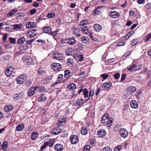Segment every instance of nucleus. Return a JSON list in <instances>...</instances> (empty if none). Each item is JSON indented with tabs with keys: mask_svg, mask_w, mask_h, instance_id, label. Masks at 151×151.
Returning <instances> with one entry per match:
<instances>
[{
	"mask_svg": "<svg viewBox=\"0 0 151 151\" xmlns=\"http://www.w3.org/2000/svg\"><path fill=\"white\" fill-rule=\"evenodd\" d=\"M25 41V39L24 37H21L19 38V44H22Z\"/></svg>",
	"mask_w": 151,
	"mask_h": 151,
	"instance_id": "nucleus-57",
	"label": "nucleus"
},
{
	"mask_svg": "<svg viewBox=\"0 0 151 151\" xmlns=\"http://www.w3.org/2000/svg\"><path fill=\"white\" fill-rule=\"evenodd\" d=\"M112 84V83L110 82H106L102 84V87L103 88H104L105 89L107 90L110 88Z\"/></svg>",
	"mask_w": 151,
	"mask_h": 151,
	"instance_id": "nucleus-19",
	"label": "nucleus"
},
{
	"mask_svg": "<svg viewBox=\"0 0 151 151\" xmlns=\"http://www.w3.org/2000/svg\"><path fill=\"white\" fill-rule=\"evenodd\" d=\"M87 129L86 127H83L81 130V133L83 135H86L87 133Z\"/></svg>",
	"mask_w": 151,
	"mask_h": 151,
	"instance_id": "nucleus-35",
	"label": "nucleus"
},
{
	"mask_svg": "<svg viewBox=\"0 0 151 151\" xmlns=\"http://www.w3.org/2000/svg\"><path fill=\"white\" fill-rule=\"evenodd\" d=\"M55 15V14L54 13L51 12L48 13L47 15V17L49 18H51L54 17Z\"/></svg>",
	"mask_w": 151,
	"mask_h": 151,
	"instance_id": "nucleus-44",
	"label": "nucleus"
},
{
	"mask_svg": "<svg viewBox=\"0 0 151 151\" xmlns=\"http://www.w3.org/2000/svg\"><path fill=\"white\" fill-rule=\"evenodd\" d=\"M94 29L97 32H99L102 29V27L99 24H95L94 25Z\"/></svg>",
	"mask_w": 151,
	"mask_h": 151,
	"instance_id": "nucleus-25",
	"label": "nucleus"
},
{
	"mask_svg": "<svg viewBox=\"0 0 151 151\" xmlns=\"http://www.w3.org/2000/svg\"><path fill=\"white\" fill-rule=\"evenodd\" d=\"M151 37V32L147 35L145 37V42H148Z\"/></svg>",
	"mask_w": 151,
	"mask_h": 151,
	"instance_id": "nucleus-46",
	"label": "nucleus"
},
{
	"mask_svg": "<svg viewBox=\"0 0 151 151\" xmlns=\"http://www.w3.org/2000/svg\"><path fill=\"white\" fill-rule=\"evenodd\" d=\"M22 60L27 65L31 64L33 61L32 58L30 56L27 55H25L23 57Z\"/></svg>",
	"mask_w": 151,
	"mask_h": 151,
	"instance_id": "nucleus-3",
	"label": "nucleus"
},
{
	"mask_svg": "<svg viewBox=\"0 0 151 151\" xmlns=\"http://www.w3.org/2000/svg\"><path fill=\"white\" fill-rule=\"evenodd\" d=\"M38 137V132L37 131H34L31 134V138L32 140H35Z\"/></svg>",
	"mask_w": 151,
	"mask_h": 151,
	"instance_id": "nucleus-23",
	"label": "nucleus"
},
{
	"mask_svg": "<svg viewBox=\"0 0 151 151\" xmlns=\"http://www.w3.org/2000/svg\"><path fill=\"white\" fill-rule=\"evenodd\" d=\"M61 131V129L59 127H56L52 130L51 133L53 135H57L59 134Z\"/></svg>",
	"mask_w": 151,
	"mask_h": 151,
	"instance_id": "nucleus-15",
	"label": "nucleus"
},
{
	"mask_svg": "<svg viewBox=\"0 0 151 151\" xmlns=\"http://www.w3.org/2000/svg\"><path fill=\"white\" fill-rule=\"evenodd\" d=\"M100 76L102 77L104 80H105L108 77L109 75L104 73L101 74Z\"/></svg>",
	"mask_w": 151,
	"mask_h": 151,
	"instance_id": "nucleus-59",
	"label": "nucleus"
},
{
	"mask_svg": "<svg viewBox=\"0 0 151 151\" xmlns=\"http://www.w3.org/2000/svg\"><path fill=\"white\" fill-rule=\"evenodd\" d=\"M39 92H42L45 90V88L44 86H41L38 89Z\"/></svg>",
	"mask_w": 151,
	"mask_h": 151,
	"instance_id": "nucleus-64",
	"label": "nucleus"
},
{
	"mask_svg": "<svg viewBox=\"0 0 151 151\" xmlns=\"http://www.w3.org/2000/svg\"><path fill=\"white\" fill-rule=\"evenodd\" d=\"M90 149V147L89 145H87L85 146L83 151H89Z\"/></svg>",
	"mask_w": 151,
	"mask_h": 151,
	"instance_id": "nucleus-52",
	"label": "nucleus"
},
{
	"mask_svg": "<svg viewBox=\"0 0 151 151\" xmlns=\"http://www.w3.org/2000/svg\"><path fill=\"white\" fill-rule=\"evenodd\" d=\"M66 120V118L64 117H62L60 118L58 120V122L60 124H62L65 122Z\"/></svg>",
	"mask_w": 151,
	"mask_h": 151,
	"instance_id": "nucleus-42",
	"label": "nucleus"
},
{
	"mask_svg": "<svg viewBox=\"0 0 151 151\" xmlns=\"http://www.w3.org/2000/svg\"><path fill=\"white\" fill-rule=\"evenodd\" d=\"M102 7L101 6H98L96 9H95L94 10L93 14L94 15L97 14L99 15L100 14L101 12V10L99 9L100 8Z\"/></svg>",
	"mask_w": 151,
	"mask_h": 151,
	"instance_id": "nucleus-33",
	"label": "nucleus"
},
{
	"mask_svg": "<svg viewBox=\"0 0 151 151\" xmlns=\"http://www.w3.org/2000/svg\"><path fill=\"white\" fill-rule=\"evenodd\" d=\"M37 42L41 43V45H45L46 44V42L45 40H42L41 39L38 40Z\"/></svg>",
	"mask_w": 151,
	"mask_h": 151,
	"instance_id": "nucleus-61",
	"label": "nucleus"
},
{
	"mask_svg": "<svg viewBox=\"0 0 151 151\" xmlns=\"http://www.w3.org/2000/svg\"><path fill=\"white\" fill-rule=\"evenodd\" d=\"M14 68L12 66H9L7 68L5 71V74L8 77L12 75L14 72Z\"/></svg>",
	"mask_w": 151,
	"mask_h": 151,
	"instance_id": "nucleus-5",
	"label": "nucleus"
},
{
	"mask_svg": "<svg viewBox=\"0 0 151 151\" xmlns=\"http://www.w3.org/2000/svg\"><path fill=\"white\" fill-rule=\"evenodd\" d=\"M73 56L74 58L77 62H81L84 59L83 56L82 55L75 53Z\"/></svg>",
	"mask_w": 151,
	"mask_h": 151,
	"instance_id": "nucleus-11",
	"label": "nucleus"
},
{
	"mask_svg": "<svg viewBox=\"0 0 151 151\" xmlns=\"http://www.w3.org/2000/svg\"><path fill=\"white\" fill-rule=\"evenodd\" d=\"M73 52V50L71 48L68 49L65 51V53L67 55H70L72 54Z\"/></svg>",
	"mask_w": 151,
	"mask_h": 151,
	"instance_id": "nucleus-37",
	"label": "nucleus"
},
{
	"mask_svg": "<svg viewBox=\"0 0 151 151\" xmlns=\"http://www.w3.org/2000/svg\"><path fill=\"white\" fill-rule=\"evenodd\" d=\"M63 75L62 74H59L57 78V81L60 82L63 78Z\"/></svg>",
	"mask_w": 151,
	"mask_h": 151,
	"instance_id": "nucleus-55",
	"label": "nucleus"
},
{
	"mask_svg": "<svg viewBox=\"0 0 151 151\" xmlns=\"http://www.w3.org/2000/svg\"><path fill=\"white\" fill-rule=\"evenodd\" d=\"M17 10L16 9H14L9 12V13L7 14V17H11L13 15V14L17 12Z\"/></svg>",
	"mask_w": 151,
	"mask_h": 151,
	"instance_id": "nucleus-40",
	"label": "nucleus"
},
{
	"mask_svg": "<svg viewBox=\"0 0 151 151\" xmlns=\"http://www.w3.org/2000/svg\"><path fill=\"white\" fill-rule=\"evenodd\" d=\"M83 100L82 99H79L75 101V104L78 106H81L83 104Z\"/></svg>",
	"mask_w": 151,
	"mask_h": 151,
	"instance_id": "nucleus-28",
	"label": "nucleus"
},
{
	"mask_svg": "<svg viewBox=\"0 0 151 151\" xmlns=\"http://www.w3.org/2000/svg\"><path fill=\"white\" fill-rule=\"evenodd\" d=\"M89 34L90 38L93 41H97L98 40L97 38L95 37V34L91 32H90Z\"/></svg>",
	"mask_w": 151,
	"mask_h": 151,
	"instance_id": "nucleus-39",
	"label": "nucleus"
},
{
	"mask_svg": "<svg viewBox=\"0 0 151 151\" xmlns=\"http://www.w3.org/2000/svg\"><path fill=\"white\" fill-rule=\"evenodd\" d=\"M90 144L93 146H95L96 143L94 139H91L90 141Z\"/></svg>",
	"mask_w": 151,
	"mask_h": 151,
	"instance_id": "nucleus-62",
	"label": "nucleus"
},
{
	"mask_svg": "<svg viewBox=\"0 0 151 151\" xmlns=\"http://www.w3.org/2000/svg\"><path fill=\"white\" fill-rule=\"evenodd\" d=\"M68 38L61 39L60 42L62 43H68Z\"/></svg>",
	"mask_w": 151,
	"mask_h": 151,
	"instance_id": "nucleus-53",
	"label": "nucleus"
},
{
	"mask_svg": "<svg viewBox=\"0 0 151 151\" xmlns=\"http://www.w3.org/2000/svg\"><path fill=\"white\" fill-rule=\"evenodd\" d=\"M55 149L58 151H61L63 148V146L60 144H57L54 146Z\"/></svg>",
	"mask_w": 151,
	"mask_h": 151,
	"instance_id": "nucleus-20",
	"label": "nucleus"
},
{
	"mask_svg": "<svg viewBox=\"0 0 151 151\" xmlns=\"http://www.w3.org/2000/svg\"><path fill=\"white\" fill-rule=\"evenodd\" d=\"M76 85L74 83H71L69 84L67 87V88L69 90L71 91L74 90L76 88Z\"/></svg>",
	"mask_w": 151,
	"mask_h": 151,
	"instance_id": "nucleus-31",
	"label": "nucleus"
},
{
	"mask_svg": "<svg viewBox=\"0 0 151 151\" xmlns=\"http://www.w3.org/2000/svg\"><path fill=\"white\" fill-rule=\"evenodd\" d=\"M136 88L133 86H131L128 88L127 89V92H130L133 93L136 91Z\"/></svg>",
	"mask_w": 151,
	"mask_h": 151,
	"instance_id": "nucleus-29",
	"label": "nucleus"
},
{
	"mask_svg": "<svg viewBox=\"0 0 151 151\" xmlns=\"http://www.w3.org/2000/svg\"><path fill=\"white\" fill-rule=\"evenodd\" d=\"M70 140L72 144H76L78 142L79 138L76 135L73 134L70 136Z\"/></svg>",
	"mask_w": 151,
	"mask_h": 151,
	"instance_id": "nucleus-8",
	"label": "nucleus"
},
{
	"mask_svg": "<svg viewBox=\"0 0 151 151\" xmlns=\"http://www.w3.org/2000/svg\"><path fill=\"white\" fill-rule=\"evenodd\" d=\"M13 106L11 105H7L4 107V111L6 112H9L13 109Z\"/></svg>",
	"mask_w": 151,
	"mask_h": 151,
	"instance_id": "nucleus-30",
	"label": "nucleus"
},
{
	"mask_svg": "<svg viewBox=\"0 0 151 151\" xmlns=\"http://www.w3.org/2000/svg\"><path fill=\"white\" fill-rule=\"evenodd\" d=\"M73 59L71 58H68L67 60V63L69 66H71L73 65Z\"/></svg>",
	"mask_w": 151,
	"mask_h": 151,
	"instance_id": "nucleus-36",
	"label": "nucleus"
},
{
	"mask_svg": "<svg viewBox=\"0 0 151 151\" xmlns=\"http://www.w3.org/2000/svg\"><path fill=\"white\" fill-rule=\"evenodd\" d=\"M125 42H123V41H121L120 42H119L116 45V47H119V46H123L125 45Z\"/></svg>",
	"mask_w": 151,
	"mask_h": 151,
	"instance_id": "nucleus-58",
	"label": "nucleus"
},
{
	"mask_svg": "<svg viewBox=\"0 0 151 151\" xmlns=\"http://www.w3.org/2000/svg\"><path fill=\"white\" fill-rule=\"evenodd\" d=\"M137 70H140L142 69V66L141 64H139L138 65H136Z\"/></svg>",
	"mask_w": 151,
	"mask_h": 151,
	"instance_id": "nucleus-63",
	"label": "nucleus"
},
{
	"mask_svg": "<svg viewBox=\"0 0 151 151\" xmlns=\"http://www.w3.org/2000/svg\"><path fill=\"white\" fill-rule=\"evenodd\" d=\"M122 149V146L119 145L114 148V151H120Z\"/></svg>",
	"mask_w": 151,
	"mask_h": 151,
	"instance_id": "nucleus-56",
	"label": "nucleus"
},
{
	"mask_svg": "<svg viewBox=\"0 0 151 151\" xmlns=\"http://www.w3.org/2000/svg\"><path fill=\"white\" fill-rule=\"evenodd\" d=\"M95 91L94 89H92L90 90L89 96V97H93L94 95Z\"/></svg>",
	"mask_w": 151,
	"mask_h": 151,
	"instance_id": "nucleus-50",
	"label": "nucleus"
},
{
	"mask_svg": "<svg viewBox=\"0 0 151 151\" xmlns=\"http://www.w3.org/2000/svg\"><path fill=\"white\" fill-rule=\"evenodd\" d=\"M42 30L44 33L52 35L54 37L56 35L58 32H59L60 29H57L55 31L52 32L51 28L48 26L42 27Z\"/></svg>",
	"mask_w": 151,
	"mask_h": 151,
	"instance_id": "nucleus-2",
	"label": "nucleus"
},
{
	"mask_svg": "<svg viewBox=\"0 0 151 151\" xmlns=\"http://www.w3.org/2000/svg\"><path fill=\"white\" fill-rule=\"evenodd\" d=\"M19 49L21 50H26L28 48V46L26 45H21L20 46H19Z\"/></svg>",
	"mask_w": 151,
	"mask_h": 151,
	"instance_id": "nucleus-49",
	"label": "nucleus"
},
{
	"mask_svg": "<svg viewBox=\"0 0 151 151\" xmlns=\"http://www.w3.org/2000/svg\"><path fill=\"white\" fill-rule=\"evenodd\" d=\"M52 68L56 72L60 71L62 68V65L59 63H54L51 65Z\"/></svg>",
	"mask_w": 151,
	"mask_h": 151,
	"instance_id": "nucleus-4",
	"label": "nucleus"
},
{
	"mask_svg": "<svg viewBox=\"0 0 151 151\" xmlns=\"http://www.w3.org/2000/svg\"><path fill=\"white\" fill-rule=\"evenodd\" d=\"M55 142V139H52L49 140V141L46 142L48 143V145L50 147H51L53 146Z\"/></svg>",
	"mask_w": 151,
	"mask_h": 151,
	"instance_id": "nucleus-34",
	"label": "nucleus"
},
{
	"mask_svg": "<svg viewBox=\"0 0 151 151\" xmlns=\"http://www.w3.org/2000/svg\"><path fill=\"white\" fill-rule=\"evenodd\" d=\"M76 43V40L73 37L68 38V44L70 45H73Z\"/></svg>",
	"mask_w": 151,
	"mask_h": 151,
	"instance_id": "nucleus-26",
	"label": "nucleus"
},
{
	"mask_svg": "<svg viewBox=\"0 0 151 151\" xmlns=\"http://www.w3.org/2000/svg\"><path fill=\"white\" fill-rule=\"evenodd\" d=\"M106 134V132L104 129H100L97 132V135L100 137H104Z\"/></svg>",
	"mask_w": 151,
	"mask_h": 151,
	"instance_id": "nucleus-14",
	"label": "nucleus"
},
{
	"mask_svg": "<svg viewBox=\"0 0 151 151\" xmlns=\"http://www.w3.org/2000/svg\"><path fill=\"white\" fill-rule=\"evenodd\" d=\"M103 151H112V150L110 147H106L103 148Z\"/></svg>",
	"mask_w": 151,
	"mask_h": 151,
	"instance_id": "nucleus-60",
	"label": "nucleus"
},
{
	"mask_svg": "<svg viewBox=\"0 0 151 151\" xmlns=\"http://www.w3.org/2000/svg\"><path fill=\"white\" fill-rule=\"evenodd\" d=\"M89 24V21L87 19H84L81 21L79 24L80 27L86 26V25Z\"/></svg>",
	"mask_w": 151,
	"mask_h": 151,
	"instance_id": "nucleus-24",
	"label": "nucleus"
},
{
	"mask_svg": "<svg viewBox=\"0 0 151 151\" xmlns=\"http://www.w3.org/2000/svg\"><path fill=\"white\" fill-rule=\"evenodd\" d=\"M119 130L120 134L122 137L126 138L128 136V132L125 128H121Z\"/></svg>",
	"mask_w": 151,
	"mask_h": 151,
	"instance_id": "nucleus-9",
	"label": "nucleus"
},
{
	"mask_svg": "<svg viewBox=\"0 0 151 151\" xmlns=\"http://www.w3.org/2000/svg\"><path fill=\"white\" fill-rule=\"evenodd\" d=\"M38 88V87L37 86L31 87L28 90L27 93L28 95L30 97L32 96L34 94L35 91Z\"/></svg>",
	"mask_w": 151,
	"mask_h": 151,
	"instance_id": "nucleus-12",
	"label": "nucleus"
},
{
	"mask_svg": "<svg viewBox=\"0 0 151 151\" xmlns=\"http://www.w3.org/2000/svg\"><path fill=\"white\" fill-rule=\"evenodd\" d=\"M52 57L54 58L59 60H63L64 58L63 54L59 53L58 52H56L53 53L52 54Z\"/></svg>",
	"mask_w": 151,
	"mask_h": 151,
	"instance_id": "nucleus-7",
	"label": "nucleus"
},
{
	"mask_svg": "<svg viewBox=\"0 0 151 151\" xmlns=\"http://www.w3.org/2000/svg\"><path fill=\"white\" fill-rule=\"evenodd\" d=\"M47 99V97L45 94L42 93L40 95V96L37 99V101L39 102H43L45 101Z\"/></svg>",
	"mask_w": 151,
	"mask_h": 151,
	"instance_id": "nucleus-17",
	"label": "nucleus"
},
{
	"mask_svg": "<svg viewBox=\"0 0 151 151\" xmlns=\"http://www.w3.org/2000/svg\"><path fill=\"white\" fill-rule=\"evenodd\" d=\"M7 146L8 142L6 141H5L2 144L1 146V148L3 150H5L7 149Z\"/></svg>",
	"mask_w": 151,
	"mask_h": 151,
	"instance_id": "nucleus-38",
	"label": "nucleus"
},
{
	"mask_svg": "<svg viewBox=\"0 0 151 151\" xmlns=\"http://www.w3.org/2000/svg\"><path fill=\"white\" fill-rule=\"evenodd\" d=\"M108 15L111 18L115 19L119 17L120 14L119 13L114 11L110 12Z\"/></svg>",
	"mask_w": 151,
	"mask_h": 151,
	"instance_id": "nucleus-10",
	"label": "nucleus"
},
{
	"mask_svg": "<svg viewBox=\"0 0 151 151\" xmlns=\"http://www.w3.org/2000/svg\"><path fill=\"white\" fill-rule=\"evenodd\" d=\"M48 143L47 142H44L43 145L41 146L40 151H42L45 148L48 146Z\"/></svg>",
	"mask_w": 151,
	"mask_h": 151,
	"instance_id": "nucleus-43",
	"label": "nucleus"
},
{
	"mask_svg": "<svg viewBox=\"0 0 151 151\" xmlns=\"http://www.w3.org/2000/svg\"><path fill=\"white\" fill-rule=\"evenodd\" d=\"M71 73L69 70H67L64 71V77L68 79L69 78H70L72 76V75H71Z\"/></svg>",
	"mask_w": 151,
	"mask_h": 151,
	"instance_id": "nucleus-22",
	"label": "nucleus"
},
{
	"mask_svg": "<svg viewBox=\"0 0 151 151\" xmlns=\"http://www.w3.org/2000/svg\"><path fill=\"white\" fill-rule=\"evenodd\" d=\"M138 40L137 39H134L132 40L131 41V45L132 46H134L137 43Z\"/></svg>",
	"mask_w": 151,
	"mask_h": 151,
	"instance_id": "nucleus-48",
	"label": "nucleus"
},
{
	"mask_svg": "<svg viewBox=\"0 0 151 151\" xmlns=\"http://www.w3.org/2000/svg\"><path fill=\"white\" fill-rule=\"evenodd\" d=\"M81 32L84 34H87L89 33L88 30L86 26L81 27Z\"/></svg>",
	"mask_w": 151,
	"mask_h": 151,
	"instance_id": "nucleus-27",
	"label": "nucleus"
},
{
	"mask_svg": "<svg viewBox=\"0 0 151 151\" xmlns=\"http://www.w3.org/2000/svg\"><path fill=\"white\" fill-rule=\"evenodd\" d=\"M82 92H83V95L84 96V98H86L88 96V91L86 88H84L83 89H82V88L79 89L78 92V94H80Z\"/></svg>",
	"mask_w": 151,
	"mask_h": 151,
	"instance_id": "nucleus-13",
	"label": "nucleus"
},
{
	"mask_svg": "<svg viewBox=\"0 0 151 151\" xmlns=\"http://www.w3.org/2000/svg\"><path fill=\"white\" fill-rule=\"evenodd\" d=\"M37 33V31L35 29H30L26 33L27 37L32 38L35 36Z\"/></svg>",
	"mask_w": 151,
	"mask_h": 151,
	"instance_id": "nucleus-6",
	"label": "nucleus"
},
{
	"mask_svg": "<svg viewBox=\"0 0 151 151\" xmlns=\"http://www.w3.org/2000/svg\"><path fill=\"white\" fill-rule=\"evenodd\" d=\"M10 41V43L12 44H15L16 42V40L14 38H12L11 37H9V39Z\"/></svg>",
	"mask_w": 151,
	"mask_h": 151,
	"instance_id": "nucleus-45",
	"label": "nucleus"
},
{
	"mask_svg": "<svg viewBox=\"0 0 151 151\" xmlns=\"http://www.w3.org/2000/svg\"><path fill=\"white\" fill-rule=\"evenodd\" d=\"M136 67V64H133L130 67L128 68L127 70V71H129L131 72H132V71H137V68Z\"/></svg>",
	"mask_w": 151,
	"mask_h": 151,
	"instance_id": "nucleus-32",
	"label": "nucleus"
},
{
	"mask_svg": "<svg viewBox=\"0 0 151 151\" xmlns=\"http://www.w3.org/2000/svg\"><path fill=\"white\" fill-rule=\"evenodd\" d=\"M45 71L42 68H39L38 70V74L39 76L43 74L44 73Z\"/></svg>",
	"mask_w": 151,
	"mask_h": 151,
	"instance_id": "nucleus-51",
	"label": "nucleus"
},
{
	"mask_svg": "<svg viewBox=\"0 0 151 151\" xmlns=\"http://www.w3.org/2000/svg\"><path fill=\"white\" fill-rule=\"evenodd\" d=\"M74 32H73L74 35L77 37H80L81 36V29L78 27H76L74 28Z\"/></svg>",
	"mask_w": 151,
	"mask_h": 151,
	"instance_id": "nucleus-16",
	"label": "nucleus"
},
{
	"mask_svg": "<svg viewBox=\"0 0 151 151\" xmlns=\"http://www.w3.org/2000/svg\"><path fill=\"white\" fill-rule=\"evenodd\" d=\"M36 25L37 24L35 22H29L26 24V27L28 28H30L36 27Z\"/></svg>",
	"mask_w": 151,
	"mask_h": 151,
	"instance_id": "nucleus-21",
	"label": "nucleus"
},
{
	"mask_svg": "<svg viewBox=\"0 0 151 151\" xmlns=\"http://www.w3.org/2000/svg\"><path fill=\"white\" fill-rule=\"evenodd\" d=\"M113 119L112 117H109V115L108 113L104 114L102 117L101 121L102 123L105 124L108 127L111 126V124L113 122Z\"/></svg>",
	"mask_w": 151,
	"mask_h": 151,
	"instance_id": "nucleus-1",
	"label": "nucleus"
},
{
	"mask_svg": "<svg viewBox=\"0 0 151 151\" xmlns=\"http://www.w3.org/2000/svg\"><path fill=\"white\" fill-rule=\"evenodd\" d=\"M130 105L132 108L136 109L138 107V104L135 100H132L131 101Z\"/></svg>",
	"mask_w": 151,
	"mask_h": 151,
	"instance_id": "nucleus-18",
	"label": "nucleus"
},
{
	"mask_svg": "<svg viewBox=\"0 0 151 151\" xmlns=\"http://www.w3.org/2000/svg\"><path fill=\"white\" fill-rule=\"evenodd\" d=\"M32 84V80H30L26 81L25 83V85L27 87H30Z\"/></svg>",
	"mask_w": 151,
	"mask_h": 151,
	"instance_id": "nucleus-47",
	"label": "nucleus"
},
{
	"mask_svg": "<svg viewBox=\"0 0 151 151\" xmlns=\"http://www.w3.org/2000/svg\"><path fill=\"white\" fill-rule=\"evenodd\" d=\"M89 38L87 37L84 36L81 38L82 42L83 43H86L88 42Z\"/></svg>",
	"mask_w": 151,
	"mask_h": 151,
	"instance_id": "nucleus-41",
	"label": "nucleus"
},
{
	"mask_svg": "<svg viewBox=\"0 0 151 151\" xmlns=\"http://www.w3.org/2000/svg\"><path fill=\"white\" fill-rule=\"evenodd\" d=\"M36 10L34 8L30 10L29 13L30 15H33L36 12Z\"/></svg>",
	"mask_w": 151,
	"mask_h": 151,
	"instance_id": "nucleus-54",
	"label": "nucleus"
}]
</instances>
